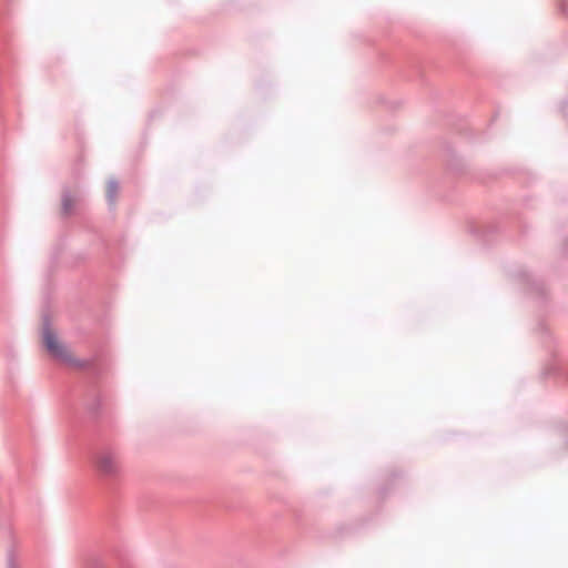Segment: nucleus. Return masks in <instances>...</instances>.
<instances>
[{
    "instance_id": "obj_1",
    "label": "nucleus",
    "mask_w": 568,
    "mask_h": 568,
    "mask_svg": "<svg viewBox=\"0 0 568 568\" xmlns=\"http://www.w3.org/2000/svg\"><path fill=\"white\" fill-rule=\"evenodd\" d=\"M42 339L45 348L50 354L61 362L71 366H81V362L72 354V352L63 345L55 333L50 328H44Z\"/></svg>"
},
{
    "instance_id": "obj_2",
    "label": "nucleus",
    "mask_w": 568,
    "mask_h": 568,
    "mask_svg": "<svg viewBox=\"0 0 568 568\" xmlns=\"http://www.w3.org/2000/svg\"><path fill=\"white\" fill-rule=\"evenodd\" d=\"M94 466L102 476L114 477L120 473L118 456L112 452L98 453L94 458Z\"/></svg>"
},
{
    "instance_id": "obj_3",
    "label": "nucleus",
    "mask_w": 568,
    "mask_h": 568,
    "mask_svg": "<svg viewBox=\"0 0 568 568\" xmlns=\"http://www.w3.org/2000/svg\"><path fill=\"white\" fill-rule=\"evenodd\" d=\"M105 193H106V197L108 200L111 202V203H114L115 202V199L118 196V193H119V184L113 181V180H110L108 183H106V186H105Z\"/></svg>"
},
{
    "instance_id": "obj_4",
    "label": "nucleus",
    "mask_w": 568,
    "mask_h": 568,
    "mask_svg": "<svg viewBox=\"0 0 568 568\" xmlns=\"http://www.w3.org/2000/svg\"><path fill=\"white\" fill-rule=\"evenodd\" d=\"M72 205H73V201H72L71 199L65 197V199L63 200V209H64V211H65L67 213H69V212L71 211Z\"/></svg>"
}]
</instances>
